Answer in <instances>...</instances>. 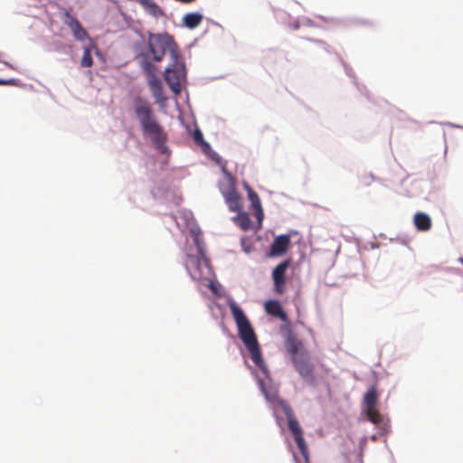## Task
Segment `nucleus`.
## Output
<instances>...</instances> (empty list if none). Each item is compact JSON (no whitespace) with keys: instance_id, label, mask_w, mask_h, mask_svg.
Here are the masks:
<instances>
[{"instance_id":"obj_8","label":"nucleus","mask_w":463,"mask_h":463,"mask_svg":"<svg viewBox=\"0 0 463 463\" xmlns=\"http://www.w3.org/2000/svg\"><path fill=\"white\" fill-rule=\"evenodd\" d=\"M290 266V260H285L277 265L271 273L273 281V290L278 295H282L286 291V272Z\"/></svg>"},{"instance_id":"obj_6","label":"nucleus","mask_w":463,"mask_h":463,"mask_svg":"<svg viewBox=\"0 0 463 463\" xmlns=\"http://www.w3.org/2000/svg\"><path fill=\"white\" fill-rule=\"evenodd\" d=\"M220 190L225 199L231 212H240L241 210V197L236 191L234 183L229 175L226 182L220 184Z\"/></svg>"},{"instance_id":"obj_2","label":"nucleus","mask_w":463,"mask_h":463,"mask_svg":"<svg viewBox=\"0 0 463 463\" xmlns=\"http://www.w3.org/2000/svg\"><path fill=\"white\" fill-rule=\"evenodd\" d=\"M228 306L237 325L239 336L247 347L252 362L264 374H267L268 368L262 359L261 351L251 324L243 310L234 300H229Z\"/></svg>"},{"instance_id":"obj_13","label":"nucleus","mask_w":463,"mask_h":463,"mask_svg":"<svg viewBox=\"0 0 463 463\" xmlns=\"http://www.w3.org/2000/svg\"><path fill=\"white\" fill-rule=\"evenodd\" d=\"M83 55L80 59V66L83 68H89L93 65V60L91 53L95 52L99 53V49L93 40H89L88 44L82 45Z\"/></svg>"},{"instance_id":"obj_17","label":"nucleus","mask_w":463,"mask_h":463,"mask_svg":"<svg viewBox=\"0 0 463 463\" xmlns=\"http://www.w3.org/2000/svg\"><path fill=\"white\" fill-rule=\"evenodd\" d=\"M203 15L199 13H189L183 17V24L190 29L200 25Z\"/></svg>"},{"instance_id":"obj_12","label":"nucleus","mask_w":463,"mask_h":463,"mask_svg":"<svg viewBox=\"0 0 463 463\" xmlns=\"http://www.w3.org/2000/svg\"><path fill=\"white\" fill-rule=\"evenodd\" d=\"M264 307L267 314L278 317L283 322H288V315L283 310L282 306L279 300H268L266 301Z\"/></svg>"},{"instance_id":"obj_4","label":"nucleus","mask_w":463,"mask_h":463,"mask_svg":"<svg viewBox=\"0 0 463 463\" xmlns=\"http://www.w3.org/2000/svg\"><path fill=\"white\" fill-rule=\"evenodd\" d=\"M279 404L287 417L288 429L292 432L294 436V439L302 453V455L307 458V448L303 437V431L302 429L294 416L293 411L291 407L284 401H279Z\"/></svg>"},{"instance_id":"obj_16","label":"nucleus","mask_w":463,"mask_h":463,"mask_svg":"<svg viewBox=\"0 0 463 463\" xmlns=\"http://www.w3.org/2000/svg\"><path fill=\"white\" fill-rule=\"evenodd\" d=\"M165 80L172 91L178 94L180 92V81L179 77L176 75V72L175 70H172L170 68H167L165 70Z\"/></svg>"},{"instance_id":"obj_10","label":"nucleus","mask_w":463,"mask_h":463,"mask_svg":"<svg viewBox=\"0 0 463 463\" xmlns=\"http://www.w3.org/2000/svg\"><path fill=\"white\" fill-rule=\"evenodd\" d=\"M147 83L152 96L156 99V102L162 107L165 106L167 99L164 94V90L160 79L158 77H152V79L147 81Z\"/></svg>"},{"instance_id":"obj_20","label":"nucleus","mask_w":463,"mask_h":463,"mask_svg":"<svg viewBox=\"0 0 463 463\" xmlns=\"http://www.w3.org/2000/svg\"><path fill=\"white\" fill-rule=\"evenodd\" d=\"M143 70L146 75L147 81H149L152 79V77H156V67L152 63L146 61L143 64Z\"/></svg>"},{"instance_id":"obj_11","label":"nucleus","mask_w":463,"mask_h":463,"mask_svg":"<svg viewBox=\"0 0 463 463\" xmlns=\"http://www.w3.org/2000/svg\"><path fill=\"white\" fill-rule=\"evenodd\" d=\"M285 346L288 353L291 356V360L295 357L299 356L301 351H305L303 349V343L300 339H298L294 334L289 333L285 339Z\"/></svg>"},{"instance_id":"obj_9","label":"nucleus","mask_w":463,"mask_h":463,"mask_svg":"<svg viewBox=\"0 0 463 463\" xmlns=\"http://www.w3.org/2000/svg\"><path fill=\"white\" fill-rule=\"evenodd\" d=\"M290 245L289 235L283 234L276 237L270 246L269 257L281 256L287 252Z\"/></svg>"},{"instance_id":"obj_23","label":"nucleus","mask_w":463,"mask_h":463,"mask_svg":"<svg viewBox=\"0 0 463 463\" xmlns=\"http://www.w3.org/2000/svg\"><path fill=\"white\" fill-rule=\"evenodd\" d=\"M13 82V80H0V85H9Z\"/></svg>"},{"instance_id":"obj_7","label":"nucleus","mask_w":463,"mask_h":463,"mask_svg":"<svg viewBox=\"0 0 463 463\" xmlns=\"http://www.w3.org/2000/svg\"><path fill=\"white\" fill-rule=\"evenodd\" d=\"M291 361L295 369L305 381L310 383L315 382L314 365L310 362L306 351H301L299 356L295 357Z\"/></svg>"},{"instance_id":"obj_19","label":"nucleus","mask_w":463,"mask_h":463,"mask_svg":"<svg viewBox=\"0 0 463 463\" xmlns=\"http://www.w3.org/2000/svg\"><path fill=\"white\" fill-rule=\"evenodd\" d=\"M236 224L243 231H247L250 227V219L245 213H241L234 218Z\"/></svg>"},{"instance_id":"obj_5","label":"nucleus","mask_w":463,"mask_h":463,"mask_svg":"<svg viewBox=\"0 0 463 463\" xmlns=\"http://www.w3.org/2000/svg\"><path fill=\"white\" fill-rule=\"evenodd\" d=\"M378 391L376 385H372L364 396L365 415L372 423L379 425L383 421V417L376 408L378 402Z\"/></svg>"},{"instance_id":"obj_14","label":"nucleus","mask_w":463,"mask_h":463,"mask_svg":"<svg viewBox=\"0 0 463 463\" xmlns=\"http://www.w3.org/2000/svg\"><path fill=\"white\" fill-rule=\"evenodd\" d=\"M413 222L417 230L427 232L430 230L432 222L430 217L424 213H416L413 218Z\"/></svg>"},{"instance_id":"obj_15","label":"nucleus","mask_w":463,"mask_h":463,"mask_svg":"<svg viewBox=\"0 0 463 463\" xmlns=\"http://www.w3.org/2000/svg\"><path fill=\"white\" fill-rule=\"evenodd\" d=\"M248 196L250 201L252 208L256 212L257 218L261 221L263 218V211L261 207L260 199L256 192L247 185Z\"/></svg>"},{"instance_id":"obj_18","label":"nucleus","mask_w":463,"mask_h":463,"mask_svg":"<svg viewBox=\"0 0 463 463\" xmlns=\"http://www.w3.org/2000/svg\"><path fill=\"white\" fill-rule=\"evenodd\" d=\"M61 18L62 23L70 29H83L78 19L65 9H62Z\"/></svg>"},{"instance_id":"obj_21","label":"nucleus","mask_w":463,"mask_h":463,"mask_svg":"<svg viewBox=\"0 0 463 463\" xmlns=\"http://www.w3.org/2000/svg\"><path fill=\"white\" fill-rule=\"evenodd\" d=\"M74 38L82 43V44H88L89 40H92L87 31H73Z\"/></svg>"},{"instance_id":"obj_22","label":"nucleus","mask_w":463,"mask_h":463,"mask_svg":"<svg viewBox=\"0 0 463 463\" xmlns=\"http://www.w3.org/2000/svg\"><path fill=\"white\" fill-rule=\"evenodd\" d=\"M194 137L196 142H203V134L200 130H195Z\"/></svg>"},{"instance_id":"obj_1","label":"nucleus","mask_w":463,"mask_h":463,"mask_svg":"<svg viewBox=\"0 0 463 463\" xmlns=\"http://www.w3.org/2000/svg\"><path fill=\"white\" fill-rule=\"evenodd\" d=\"M134 112L140 124L143 134L149 137L154 146L161 153L167 154V133L159 123L150 102L141 97L134 99Z\"/></svg>"},{"instance_id":"obj_3","label":"nucleus","mask_w":463,"mask_h":463,"mask_svg":"<svg viewBox=\"0 0 463 463\" xmlns=\"http://www.w3.org/2000/svg\"><path fill=\"white\" fill-rule=\"evenodd\" d=\"M148 44L154 60L160 61L166 52H169L173 60L177 61L179 52L176 44L171 35L166 33H150Z\"/></svg>"}]
</instances>
